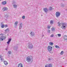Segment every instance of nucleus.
<instances>
[{
  "label": "nucleus",
  "instance_id": "f257e3e1",
  "mask_svg": "<svg viewBox=\"0 0 67 67\" xmlns=\"http://www.w3.org/2000/svg\"><path fill=\"white\" fill-rule=\"evenodd\" d=\"M58 24H59L58 25V26H60L61 25H62L61 26V28L62 29H65L66 28V26L67 25V23H62V24L60 23L59 22L58 23Z\"/></svg>",
  "mask_w": 67,
  "mask_h": 67
},
{
  "label": "nucleus",
  "instance_id": "f03ea898",
  "mask_svg": "<svg viewBox=\"0 0 67 67\" xmlns=\"http://www.w3.org/2000/svg\"><path fill=\"white\" fill-rule=\"evenodd\" d=\"M0 35H1L0 37V41H3L4 40H5L7 37V36L2 34H0Z\"/></svg>",
  "mask_w": 67,
  "mask_h": 67
},
{
  "label": "nucleus",
  "instance_id": "7ed1b4c3",
  "mask_svg": "<svg viewBox=\"0 0 67 67\" xmlns=\"http://www.w3.org/2000/svg\"><path fill=\"white\" fill-rule=\"evenodd\" d=\"M32 58V57L31 56H28L26 58V60L27 62L30 63V62H31Z\"/></svg>",
  "mask_w": 67,
  "mask_h": 67
},
{
  "label": "nucleus",
  "instance_id": "20e7f679",
  "mask_svg": "<svg viewBox=\"0 0 67 67\" xmlns=\"http://www.w3.org/2000/svg\"><path fill=\"white\" fill-rule=\"evenodd\" d=\"M33 44H32L31 43H29L28 46V48L30 49H32V48H33Z\"/></svg>",
  "mask_w": 67,
  "mask_h": 67
},
{
  "label": "nucleus",
  "instance_id": "39448f33",
  "mask_svg": "<svg viewBox=\"0 0 67 67\" xmlns=\"http://www.w3.org/2000/svg\"><path fill=\"white\" fill-rule=\"evenodd\" d=\"M55 15L56 17H57V18H58V17H59V16H60V13L58 12H57L56 13Z\"/></svg>",
  "mask_w": 67,
  "mask_h": 67
},
{
  "label": "nucleus",
  "instance_id": "423d86ee",
  "mask_svg": "<svg viewBox=\"0 0 67 67\" xmlns=\"http://www.w3.org/2000/svg\"><path fill=\"white\" fill-rule=\"evenodd\" d=\"M47 49L49 52L52 51V46H48V47Z\"/></svg>",
  "mask_w": 67,
  "mask_h": 67
},
{
  "label": "nucleus",
  "instance_id": "0eeeda50",
  "mask_svg": "<svg viewBox=\"0 0 67 67\" xmlns=\"http://www.w3.org/2000/svg\"><path fill=\"white\" fill-rule=\"evenodd\" d=\"M19 29L21 30V28L22 27V26H23V24L22 23H20L19 24Z\"/></svg>",
  "mask_w": 67,
  "mask_h": 67
},
{
  "label": "nucleus",
  "instance_id": "6e6552de",
  "mask_svg": "<svg viewBox=\"0 0 67 67\" xmlns=\"http://www.w3.org/2000/svg\"><path fill=\"white\" fill-rule=\"evenodd\" d=\"M44 11L46 13L48 11V9H47L46 8H45L44 9Z\"/></svg>",
  "mask_w": 67,
  "mask_h": 67
},
{
  "label": "nucleus",
  "instance_id": "1a4fd4ad",
  "mask_svg": "<svg viewBox=\"0 0 67 67\" xmlns=\"http://www.w3.org/2000/svg\"><path fill=\"white\" fill-rule=\"evenodd\" d=\"M8 9L7 8V7H4L3 8V10L4 11H7Z\"/></svg>",
  "mask_w": 67,
  "mask_h": 67
},
{
  "label": "nucleus",
  "instance_id": "9d476101",
  "mask_svg": "<svg viewBox=\"0 0 67 67\" xmlns=\"http://www.w3.org/2000/svg\"><path fill=\"white\" fill-rule=\"evenodd\" d=\"M12 40V39L11 38L9 39L8 41L7 42L8 45H9V44H10V42H11V41Z\"/></svg>",
  "mask_w": 67,
  "mask_h": 67
},
{
  "label": "nucleus",
  "instance_id": "9b49d317",
  "mask_svg": "<svg viewBox=\"0 0 67 67\" xmlns=\"http://www.w3.org/2000/svg\"><path fill=\"white\" fill-rule=\"evenodd\" d=\"M18 67H23V65L22 63H20L18 64Z\"/></svg>",
  "mask_w": 67,
  "mask_h": 67
},
{
  "label": "nucleus",
  "instance_id": "f8f14e48",
  "mask_svg": "<svg viewBox=\"0 0 67 67\" xmlns=\"http://www.w3.org/2000/svg\"><path fill=\"white\" fill-rule=\"evenodd\" d=\"M18 21H16L15 23V27H16V26H17V25H18Z\"/></svg>",
  "mask_w": 67,
  "mask_h": 67
},
{
  "label": "nucleus",
  "instance_id": "ddd939ff",
  "mask_svg": "<svg viewBox=\"0 0 67 67\" xmlns=\"http://www.w3.org/2000/svg\"><path fill=\"white\" fill-rule=\"evenodd\" d=\"M17 5H16L15 4H14L13 5V7L15 9H16L17 8Z\"/></svg>",
  "mask_w": 67,
  "mask_h": 67
},
{
  "label": "nucleus",
  "instance_id": "4468645a",
  "mask_svg": "<svg viewBox=\"0 0 67 67\" xmlns=\"http://www.w3.org/2000/svg\"><path fill=\"white\" fill-rule=\"evenodd\" d=\"M48 11H52L53 10V8L51 7H49L48 9Z\"/></svg>",
  "mask_w": 67,
  "mask_h": 67
},
{
  "label": "nucleus",
  "instance_id": "2eb2a0df",
  "mask_svg": "<svg viewBox=\"0 0 67 67\" xmlns=\"http://www.w3.org/2000/svg\"><path fill=\"white\" fill-rule=\"evenodd\" d=\"M2 4L3 5H5L7 4V2L5 1H4L2 2Z\"/></svg>",
  "mask_w": 67,
  "mask_h": 67
},
{
  "label": "nucleus",
  "instance_id": "dca6fc26",
  "mask_svg": "<svg viewBox=\"0 0 67 67\" xmlns=\"http://www.w3.org/2000/svg\"><path fill=\"white\" fill-rule=\"evenodd\" d=\"M4 64L6 65H8V62H7L5 61H4Z\"/></svg>",
  "mask_w": 67,
  "mask_h": 67
},
{
  "label": "nucleus",
  "instance_id": "f3484780",
  "mask_svg": "<svg viewBox=\"0 0 67 67\" xmlns=\"http://www.w3.org/2000/svg\"><path fill=\"white\" fill-rule=\"evenodd\" d=\"M30 34L31 36H34L35 34L34 32H31Z\"/></svg>",
  "mask_w": 67,
  "mask_h": 67
},
{
  "label": "nucleus",
  "instance_id": "a211bd4d",
  "mask_svg": "<svg viewBox=\"0 0 67 67\" xmlns=\"http://www.w3.org/2000/svg\"><path fill=\"white\" fill-rule=\"evenodd\" d=\"M64 40H67V36L65 35L64 36Z\"/></svg>",
  "mask_w": 67,
  "mask_h": 67
},
{
  "label": "nucleus",
  "instance_id": "6ab92c4d",
  "mask_svg": "<svg viewBox=\"0 0 67 67\" xmlns=\"http://www.w3.org/2000/svg\"><path fill=\"white\" fill-rule=\"evenodd\" d=\"M10 30H9V29L7 28V29H6L5 30V32H9Z\"/></svg>",
  "mask_w": 67,
  "mask_h": 67
},
{
  "label": "nucleus",
  "instance_id": "aec40b11",
  "mask_svg": "<svg viewBox=\"0 0 67 67\" xmlns=\"http://www.w3.org/2000/svg\"><path fill=\"white\" fill-rule=\"evenodd\" d=\"M54 23V21L53 20L51 21L50 22V23L51 24H53Z\"/></svg>",
  "mask_w": 67,
  "mask_h": 67
},
{
  "label": "nucleus",
  "instance_id": "412c9836",
  "mask_svg": "<svg viewBox=\"0 0 67 67\" xmlns=\"http://www.w3.org/2000/svg\"><path fill=\"white\" fill-rule=\"evenodd\" d=\"M8 55H10L11 54V51H9L8 52Z\"/></svg>",
  "mask_w": 67,
  "mask_h": 67
},
{
  "label": "nucleus",
  "instance_id": "4be33fe9",
  "mask_svg": "<svg viewBox=\"0 0 67 67\" xmlns=\"http://www.w3.org/2000/svg\"><path fill=\"white\" fill-rule=\"evenodd\" d=\"M49 44L50 45L52 46V45H53V42H50L49 43Z\"/></svg>",
  "mask_w": 67,
  "mask_h": 67
},
{
  "label": "nucleus",
  "instance_id": "5701e85b",
  "mask_svg": "<svg viewBox=\"0 0 67 67\" xmlns=\"http://www.w3.org/2000/svg\"><path fill=\"white\" fill-rule=\"evenodd\" d=\"M55 47H56V48H60V47H59V46H57L56 45H55Z\"/></svg>",
  "mask_w": 67,
  "mask_h": 67
},
{
  "label": "nucleus",
  "instance_id": "b1692460",
  "mask_svg": "<svg viewBox=\"0 0 67 67\" xmlns=\"http://www.w3.org/2000/svg\"><path fill=\"white\" fill-rule=\"evenodd\" d=\"M12 4H15V2L14 1H13Z\"/></svg>",
  "mask_w": 67,
  "mask_h": 67
},
{
  "label": "nucleus",
  "instance_id": "393cba45",
  "mask_svg": "<svg viewBox=\"0 0 67 67\" xmlns=\"http://www.w3.org/2000/svg\"><path fill=\"white\" fill-rule=\"evenodd\" d=\"M1 27L2 28H4V25H2Z\"/></svg>",
  "mask_w": 67,
  "mask_h": 67
},
{
  "label": "nucleus",
  "instance_id": "a878e982",
  "mask_svg": "<svg viewBox=\"0 0 67 67\" xmlns=\"http://www.w3.org/2000/svg\"><path fill=\"white\" fill-rule=\"evenodd\" d=\"M63 54H64V51H62L61 52V53H60V54L61 55H63Z\"/></svg>",
  "mask_w": 67,
  "mask_h": 67
},
{
  "label": "nucleus",
  "instance_id": "bb28decb",
  "mask_svg": "<svg viewBox=\"0 0 67 67\" xmlns=\"http://www.w3.org/2000/svg\"><path fill=\"white\" fill-rule=\"evenodd\" d=\"M58 37H60L61 36V34H57Z\"/></svg>",
  "mask_w": 67,
  "mask_h": 67
},
{
  "label": "nucleus",
  "instance_id": "cd10ccee",
  "mask_svg": "<svg viewBox=\"0 0 67 67\" xmlns=\"http://www.w3.org/2000/svg\"><path fill=\"white\" fill-rule=\"evenodd\" d=\"M1 62H3L4 61V59L3 58H1Z\"/></svg>",
  "mask_w": 67,
  "mask_h": 67
},
{
  "label": "nucleus",
  "instance_id": "c85d7f7f",
  "mask_svg": "<svg viewBox=\"0 0 67 67\" xmlns=\"http://www.w3.org/2000/svg\"><path fill=\"white\" fill-rule=\"evenodd\" d=\"M61 7H64V5L63 4H62L61 5Z\"/></svg>",
  "mask_w": 67,
  "mask_h": 67
},
{
  "label": "nucleus",
  "instance_id": "c756f323",
  "mask_svg": "<svg viewBox=\"0 0 67 67\" xmlns=\"http://www.w3.org/2000/svg\"><path fill=\"white\" fill-rule=\"evenodd\" d=\"M50 37H54V35L53 34L51 35L50 36Z\"/></svg>",
  "mask_w": 67,
  "mask_h": 67
},
{
  "label": "nucleus",
  "instance_id": "7c9ffc66",
  "mask_svg": "<svg viewBox=\"0 0 67 67\" xmlns=\"http://www.w3.org/2000/svg\"><path fill=\"white\" fill-rule=\"evenodd\" d=\"M25 16H23L22 17V18L23 19H25Z\"/></svg>",
  "mask_w": 67,
  "mask_h": 67
},
{
  "label": "nucleus",
  "instance_id": "2f4dec72",
  "mask_svg": "<svg viewBox=\"0 0 67 67\" xmlns=\"http://www.w3.org/2000/svg\"><path fill=\"white\" fill-rule=\"evenodd\" d=\"M55 30V29H54V27H53L52 29V31H54V30Z\"/></svg>",
  "mask_w": 67,
  "mask_h": 67
},
{
  "label": "nucleus",
  "instance_id": "473e14b6",
  "mask_svg": "<svg viewBox=\"0 0 67 67\" xmlns=\"http://www.w3.org/2000/svg\"><path fill=\"white\" fill-rule=\"evenodd\" d=\"M5 27H8V25H6L4 26Z\"/></svg>",
  "mask_w": 67,
  "mask_h": 67
},
{
  "label": "nucleus",
  "instance_id": "72a5a7b5",
  "mask_svg": "<svg viewBox=\"0 0 67 67\" xmlns=\"http://www.w3.org/2000/svg\"><path fill=\"white\" fill-rule=\"evenodd\" d=\"M5 18H8V16L7 15H5Z\"/></svg>",
  "mask_w": 67,
  "mask_h": 67
},
{
  "label": "nucleus",
  "instance_id": "f704fd0d",
  "mask_svg": "<svg viewBox=\"0 0 67 67\" xmlns=\"http://www.w3.org/2000/svg\"><path fill=\"white\" fill-rule=\"evenodd\" d=\"M47 27H48V29H50V26H48Z\"/></svg>",
  "mask_w": 67,
  "mask_h": 67
},
{
  "label": "nucleus",
  "instance_id": "c9c22d12",
  "mask_svg": "<svg viewBox=\"0 0 67 67\" xmlns=\"http://www.w3.org/2000/svg\"><path fill=\"white\" fill-rule=\"evenodd\" d=\"M3 57V56H2L1 55H0V58H2Z\"/></svg>",
  "mask_w": 67,
  "mask_h": 67
},
{
  "label": "nucleus",
  "instance_id": "e433bc0d",
  "mask_svg": "<svg viewBox=\"0 0 67 67\" xmlns=\"http://www.w3.org/2000/svg\"><path fill=\"white\" fill-rule=\"evenodd\" d=\"M47 32H48V33H50V30H48V31H47Z\"/></svg>",
  "mask_w": 67,
  "mask_h": 67
},
{
  "label": "nucleus",
  "instance_id": "4c0bfd02",
  "mask_svg": "<svg viewBox=\"0 0 67 67\" xmlns=\"http://www.w3.org/2000/svg\"><path fill=\"white\" fill-rule=\"evenodd\" d=\"M14 48H15V47H14L13 48V49H15Z\"/></svg>",
  "mask_w": 67,
  "mask_h": 67
},
{
  "label": "nucleus",
  "instance_id": "58836bf2",
  "mask_svg": "<svg viewBox=\"0 0 67 67\" xmlns=\"http://www.w3.org/2000/svg\"><path fill=\"white\" fill-rule=\"evenodd\" d=\"M49 60H50H50H51V59L49 58Z\"/></svg>",
  "mask_w": 67,
  "mask_h": 67
},
{
  "label": "nucleus",
  "instance_id": "ea45409f",
  "mask_svg": "<svg viewBox=\"0 0 67 67\" xmlns=\"http://www.w3.org/2000/svg\"><path fill=\"white\" fill-rule=\"evenodd\" d=\"M55 36H57V35H55Z\"/></svg>",
  "mask_w": 67,
  "mask_h": 67
},
{
  "label": "nucleus",
  "instance_id": "a19ab883",
  "mask_svg": "<svg viewBox=\"0 0 67 67\" xmlns=\"http://www.w3.org/2000/svg\"><path fill=\"white\" fill-rule=\"evenodd\" d=\"M6 49V51H7V49Z\"/></svg>",
  "mask_w": 67,
  "mask_h": 67
},
{
  "label": "nucleus",
  "instance_id": "79ce46f5",
  "mask_svg": "<svg viewBox=\"0 0 67 67\" xmlns=\"http://www.w3.org/2000/svg\"><path fill=\"white\" fill-rule=\"evenodd\" d=\"M1 0H0V1H1Z\"/></svg>",
  "mask_w": 67,
  "mask_h": 67
},
{
  "label": "nucleus",
  "instance_id": "37998d69",
  "mask_svg": "<svg viewBox=\"0 0 67 67\" xmlns=\"http://www.w3.org/2000/svg\"><path fill=\"white\" fill-rule=\"evenodd\" d=\"M43 36H44V35H43Z\"/></svg>",
  "mask_w": 67,
  "mask_h": 67
},
{
  "label": "nucleus",
  "instance_id": "c03bdc74",
  "mask_svg": "<svg viewBox=\"0 0 67 67\" xmlns=\"http://www.w3.org/2000/svg\"><path fill=\"white\" fill-rule=\"evenodd\" d=\"M16 48H17V47H16Z\"/></svg>",
  "mask_w": 67,
  "mask_h": 67
}]
</instances>
